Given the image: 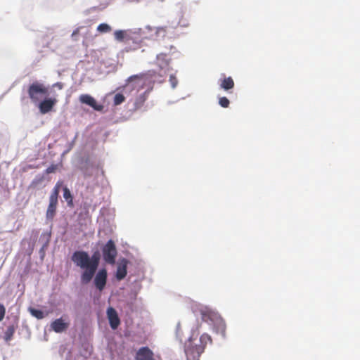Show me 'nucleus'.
<instances>
[{"mask_svg":"<svg viewBox=\"0 0 360 360\" xmlns=\"http://www.w3.org/2000/svg\"><path fill=\"white\" fill-rule=\"evenodd\" d=\"M71 259L73 264L82 270L80 281L82 284L89 283L94 278V285L96 288L99 290L104 289L108 279V271L102 269L97 272L101 260L98 251L90 256L86 251L76 250L73 252Z\"/></svg>","mask_w":360,"mask_h":360,"instance_id":"f257e3e1","label":"nucleus"},{"mask_svg":"<svg viewBox=\"0 0 360 360\" xmlns=\"http://www.w3.org/2000/svg\"><path fill=\"white\" fill-rule=\"evenodd\" d=\"M27 93L32 103L39 104L42 98L47 96L49 89L45 84L36 81L29 85Z\"/></svg>","mask_w":360,"mask_h":360,"instance_id":"f03ea898","label":"nucleus"},{"mask_svg":"<svg viewBox=\"0 0 360 360\" xmlns=\"http://www.w3.org/2000/svg\"><path fill=\"white\" fill-rule=\"evenodd\" d=\"M204 352V347L200 345H193L192 338H189L185 343V354L187 360H199L201 354Z\"/></svg>","mask_w":360,"mask_h":360,"instance_id":"7ed1b4c3","label":"nucleus"},{"mask_svg":"<svg viewBox=\"0 0 360 360\" xmlns=\"http://www.w3.org/2000/svg\"><path fill=\"white\" fill-rule=\"evenodd\" d=\"M117 250L116 245L112 240L108 241L103 247V257L105 262L109 264H114L116 262Z\"/></svg>","mask_w":360,"mask_h":360,"instance_id":"20e7f679","label":"nucleus"},{"mask_svg":"<svg viewBox=\"0 0 360 360\" xmlns=\"http://www.w3.org/2000/svg\"><path fill=\"white\" fill-rule=\"evenodd\" d=\"M200 314L202 321L210 323H216L220 319V315L218 312L213 311L209 308H204L200 309Z\"/></svg>","mask_w":360,"mask_h":360,"instance_id":"39448f33","label":"nucleus"},{"mask_svg":"<svg viewBox=\"0 0 360 360\" xmlns=\"http://www.w3.org/2000/svg\"><path fill=\"white\" fill-rule=\"evenodd\" d=\"M44 100H42L39 102L38 105V108L41 113L45 115V113L51 112L53 107L58 102L57 98H46L44 97Z\"/></svg>","mask_w":360,"mask_h":360,"instance_id":"423d86ee","label":"nucleus"},{"mask_svg":"<svg viewBox=\"0 0 360 360\" xmlns=\"http://www.w3.org/2000/svg\"><path fill=\"white\" fill-rule=\"evenodd\" d=\"M79 101L81 103L86 104L96 110H103V105L97 103L96 99L89 94H82L79 96Z\"/></svg>","mask_w":360,"mask_h":360,"instance_id":"0eeeda50","label":"nucleus"},{"mask_svg":"<svg viewBox=\"0 0 360 360\" xmlns=\"http://www.w3.org/2000/svg\"><path fill=\"white\" fill-rule=\"evenodd\" d=\"M128 259H121L117 263L115 277L118 281L124 278L127 274Z\"/></svg>","mask_w":360,"mask_h":360,"instance_id":"6e6552de","label":"nucleus"},{"mask_svg":"<svg viewBox=\"0 0 360 360\" xmlns=\"http://www.w3.org/2000/svg\"><path fill=\"white\" fill-rule=\"evenodd\" d=\"M136 360H155L154 359V354L148 347H143L139 348L136 354Z\"/></svg>","mask_w":360,"mask_h":360,"instance_id":"1a4fd4ad","label":"nucleus"},{"mask_svg":"<svg viewBox=\"0 0 360 360\" xmlns=\"http://www.w3.org/2000/svg\"><path fill=\"white\" fill-rule=\"evenodd\" d=\"M69 326V323L65 322L62 317L58 318L51 323V329L57 333H61V332L65 331Z\"/></svg>","mask_w":360,"mask_h":360,"instance_id":"9d476101","label":"nucleus"},{"mask_svg":"<svg viewBox=\"0 0 360 360\" xmlns=\"http://www.w3.org/2000/svg\"><path fill=\"white\" fill-rule=\"evenodd\" d=\"M107 316L109 321V323L112 329L117 328L118 326H120V321L118 318L117 313L115 309L110 307L107 309Z\"/></svg>","mask_w":360,"mask_h":360,"instance_id":"9b49d317","label":"nucleus"},{"mask_svg":"<svg viewBox=\"0 0 360 360\" xmlns=\"http://www.w3.org/2000/svg\"><path fill=\"white\" fill-rule=\"evenodd\" d=\"M234 85V81L231 76L224 77L223 79H220L219 86L221 89H224L225 91H229L231 89H233Z\"/></svg>","mask_w":360,"mask_h":360,"instance_id":"f8f14e48","label":"nucleus"},{"mask_svg":"<svg viewBox=\"0 0 360 360\" xmlns=\"http://www.w3.org/2000/svg\"><path fill=\"white\" fill-rule=\"evenodd\" d=\"M63 188V181H57L50 195V202L56 203L58 195Z\"/></svg>","mask_w":360,"mask_h":360,"instance_id":"ddd939ff","label":"nucleus"},{"mask_svg":"<svg viewBox=\"0 0 360 360\" xmlns=\"http://www.w3.org/2000/svg\"><path fill=\"white\" fill-rule=\"evenodd\" d=\"M157 63L160 68H167L169 65V61L167 56L165 53H160L156 57Z\"/></svg>","mask_w":360,"mask_h":360,"instance_id":"4468645a","label":"nucleus"},{"mask_svg":"<svg viewBox=\"0 0 360 360\" xmlns=\"http://www.w3.org/2000/svg\"><path fill=\"white\" fill-rule=\"evenodd\" d=\"M15 329L16 326H15L14 325H10L7 326L4 333V339L6 340V342L12 339L15 333Z\"/></svg>","mask_w":360,"mask_h":360,"instance_id":"2eb2a0df","label":"nucleus"},{"mask_svg":"<svg viewBox=\"0 0 360 360\" xmlns=\"http://www.w3.org/2000/svg\"><path fill=\"white\" fill-rule=\"evenodd\" d=\"M200 342H201V345H200V346H203L205 350L206 345H207V343H212V337L209 335V334L203 333L200 337Z\"/></svg>","mask_w":360,"mask_h":360,"instance_id":"dca6fc26","label":"nucleus"},{"mask_svg":"<svg viewBox=\"0 0 360 360\" xmlns=\"http://www.w3.org/2000/svg\"><path fill=\"white\" fill-rule=\"evenodd\" d=\"M56 203H51L49 205V207L46 210V217L53 219L56 212Z\"/></svg>","mask_w":360,"mask_h":360,"instance_id":"f3484780","label":"nucleus"},{"mask_svg":"<svg viewBox=\"0 0 360 360\" xmlns=\"http://www.w3.org/2000/svg\"><path fill=\"white\" fill-rule=\"evenodd\" d=\"M97 31L101 33L110 32L112 30V27L108 23H101L97 27Z\"/></svg>","mask_w":360,"mask_h":360,"instance_id":"a211bd4d","label":"nucleus"},{"mask_svg":"<svg viewBox=\"0 0 360 360\" xmlns=\"http://www.w3.org/2000/svg\"><path fill=\"white\" fill-rule=\"evenodd\" d=\"M61 190H63V197L65 201L68 202L69 203H70V202H72V195H71V193L70 190L68 188V187L64 186L63 184Z\"/></svg>","mask_w":360,"mask_h":360,"instance_id":"6ab92c4d","label":"nucleus"},{"mask_svg":"<svg viewBox=\"0 0 360 360\" xmlns=\"http://www.w3.org/2000/svg\"><path fill=\"white\" fill-rule=\"evenodd\" d=\"M217 331L219 332L222 336H225L226 333V325L221 316L219 320L217 322Z\"/></svg>","mask_w":360,"mask_h":360,"instance_id":"aec40b11","label":"nucleus"},{"mask_svg":"<svg viewBox=\"0 0 360 360\" xmlns=\"http://www.w3.org/2000/svg\"><path fill=\"white\" fill-rule=\"evenodd\" d=\"M30 311L34 317H36L37 319H43L45 317V314L43 311H41V309H37L34 308H30Z\"/></svg>","mask_w":360,"mask_h":360,"instance_id":"412c9836","label":"nucleus"},{"mask_svg":"<svg viewBox=\"0 0 360 360\" xmlns=\"http://www.w3.org/2000/svg\"><path fill=\"white\" fill-rule=\"evenodd\" d=\"M125 101V97L122 93H117V94L115 95L114 99H113V103L115 105H120L122 103Z\"/></svg>","mask_w":360,"mask_h":360,"instance_id":"4be33fe9","label":"nucleus"},{"mask_svg":"<svg viewBox=\"0 0 360 360\" xmlns=\"http://www.w3.org/2000/svg\"><path fill=\"white\" fill-rule=\"evenodd\" d=\"M114 34H115V38L117 40L122 41V40H124V39L125 37L126 32L122 31V30H117V31H115L114 32Z\"/></svg>","mask_w":360,"mask_h":360,"instance_id":"5701e85b","label":"nucleus"},{"mask_svg":"<svg viewBox=\"0 0 360 360\" xmlns=\"http://www.w3.org/2000/svg\"><path fill=\"white\" fill-rule=\"evenodd\" d=\"M229 100L226 97H221L219 98V104L223 108L229 107Z\"/></svg>","mask_w":360,"mask_h":360,"instance_id":"b1692460","label":"nucleus"},{"mask_svg":"<svg viewBox=\"0 0 360 360\" xmlns=\"http://www.w3.org/2000/svg\"><path fill=\"white\" fill-rule=\"evenodd\" d=\"M169 82L172 87L175 88L176 86H177L178 79L176 77H175L174 75H171L169 77Z\"/></svg>","mask_w":360,"mask_h":360,"instance_id":"393cba45","label":"nucleus"},{"mask_svg":"<svg viewBox=\"0 0 360 360\" xmlns=\"http://www.w3.org/2000/svg\"><path fill=\"white\" fill-rule=\"evenodd\" d=\"M82 27H77L74 31L72 32V38L73 40H77V36L80 33V30Z\"/></svg>","mask_w":360,"mask_h":360,"instance_id":"a878e982","label":"nucleus"},{"mask_svg":"<svg viewBox=\"0 0 360 360\" xmlns=\"http://www.w3.org/2000/svg\"><path fill=\"white\" fill-rule=\"evenodd\" d=\"M6 309L3 305V304L0 303V321H2L5 314H6Z\"/></svg>","mask_w":360,"mask_h":360,"instance_id":"bb28decb","label":"nucleus"},{"mask_svg":"<svg viewBox=\"0 0 360 360\" xmlns=\"http://www.w3.org/2000/svg\"><path fill=\"white\" fill-rule=\"evenodd\" d=\"M56 170L55 165H51V167H49L46 168V173H53Z\"/></svg>","mask_w":360,"mask_h":360,"instance_id":"cd10ccee","label":"nucleus"},{"mask_svg":"<svg viewBox=\"0 0 360 360\" xmlns=\"http://www.w3.org/2000/svg\"><path fill=\"white\" fill-rule=\"evenodd\" d=\"M37 184V181H35V180H34V181H33L32 182L31 186H33V185Z\"/></svg>","mask_w":360,"mask_h":360,"instance_id":"c85d7f7f","label":"nucleus"}]
</instances>
